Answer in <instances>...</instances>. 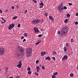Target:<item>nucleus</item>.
<instances>
[{"mask_svg":"<svg viewBox=\"0 0 78 78\" xmlns=\"http://www.w3.org/2000/svg\"><path fill=\"white\" fill-rule=\"evenodd\" d=\"M43 35L42 34H40L38 35V37H41Z\"/></svg>","mask_w":78,"mask_h":78,"instance_id":"obj_19","label":"nucleus"},{"mask_svg":"<svg viewBox=\"0 0 78 78\" xmlns=\"http://www.w3.org/2000/svg\"><path fill=\"white\" fill-rule=\"evenodd\" d=\"M36 64H37L38 63H39V60H37L36 61Z\"/></svg>","mask_w":78,"mask_h":78,"instance_id":"obj_35","label":"nucleus"},{"mask_svg":"<svg viewBox=\"0 0 78 78\" xmlns=\"http://www.w3.org/2000/svg\"><path fill=\"white\" fill-rule=\"evenodd\" d=\"M52 59H53V60H54V61H56V59H55V58L54 57H52Z\"/></svg>","mask_w":78,"mask_h":78,"instance_id":"obj_34","label":"nucleus"},{"mask_svg":"<svg viewBox=\"0 0 78 78\" xmlns=\"http://www.w3.org/2000/svg\"><path fill=\"white\" fill-rule=\"evenodd\" d=\"M20 27V23H19L18 25V27Z\"/></svg>","mask_w":78,"mask_h":78,"instance_id":"obj_37","label":"nucleus"},{"mask_svg":"<svg viewBox=\"0 0 78 78\" xmlns=\"http://www.w3.org/2000/svg\"><path fill=\"white\" fill-rule=\"evenodd\" d=\"M43 6H44L43 5H41L39 6V8H43Z\"/></svg>","mask_w":78,"mask_h":78,"instance_id":"obj_32","label":"nucleus"},{"mask_svg":"<svg viewBox=\"0 0 78 78\" xmlns=\"http://www.w3.org/2000/svg\"><path fill=\"white\" fill-rule=\"evenodd\" d=\"M70 76H71V77H73V74L71 73L70 74Z\"/></svg>","mask_w":78,"mask_h":78,"instance_id":"obj_25","label":"nucleus"},{"mask_svg":"<svg viewBox=\"0 0 78 78\" xmlns=\"http://www.w3.org/2000/svg\"><path fill=\"white\" fill-rule=\"evenodd\" d=\"M56 78V76L55 75H53L52 76V78Z\"/></svg>","mask_w":78,"mask_h":78,"instance_id":"obj_27","label":"nucleus"},{"mask_svg":"<svg viewBox=\"0 0 78 78\" xmlns=\"http://www.w3.org/2000/svg\"><path fill=\"white\" fill-rule=\"evenodd\" d=\"M31 74V71H29L28 72V74H29V75H30V74Z\"/></svg>","mask_w":78,"mask_h":78,"instance_id":"obj_26","label":"nucleus"},{"mask_svg":"<svg viewBox=\"0 0 78 78\" xmlns=\"http://www.w3.org/2000/svg\"><path fill=\"white\" fill-rule=\"evenodd\" d=\"M40 69H37V71H38L39 72V70H40Z\"/></svg>","mask_w":78,"mask_h":78,"instance_id":"obj_58","label":"nucleus"},{"mask_svg":"<svg viewBox=\"0 0 78 78\" xmlns=\"http://www.w3.org/2000/svg\"><path fill=\"white\" fill-rule=\"evenodd\" d=\"M26 55L27 58H29L30 56H31L32 48H27L26 49Z\"/></svg>","mask_w":78,"mask_h":78,"instance_id":"obj_2","label":"nucleus"},{"mask_svg":"<svg viewBox=\"0 0 78 78\" xmlns=\"http://www.w3.org/2000/svg\"><path fill=\"white\" fill-rule=\"evenodd\" d=\"M12 9H14V7L13 6H12Z\"/></svg>","mask_w":78,"mask_h":78,"instance_id":"obj_46","label":"nucleus"},{"mask_svg":"<svg viewBox=\"0 0 78 78\" xmlns=\"http://www.w3.org/2000/svg\"><path fill=\"white\" fill-rule=\"evenodd\" d=\"M1 19H2V20H3V21H4L5 22H6V21L4 19H3V18L2 17Z\"/></svg>","mask_w":78,"mask_h":78,"instance_id":"obj_29","label":"nucleus"},{"mask_svg":"<svg viewBox=\"0 0 78 78\" xmlns=\"http://www.w3.org/2000/svg\"><path fill=\"white\" fill-rule=\"evenodd\" d=\"M73 39H71V42H73Z\"/></svg>","mask_w":78,"mask_h":78,"instance_id":"obj_44","label":"nucleus"},{"mask_svg":"<svg viewBox=\"0 0 78 78\" xmlns=\"http://www.w3.org/2000/svg\"><path fill=\"white\" fill-rule=\"evenodd\" d=\"M6 70H8V68H6Z\"/></svg>","mask_w":78,"mask_h":78,"instance_id":"obj_59","label":"nucleus"},{"mask_svg":"<svg viewBox=\"0 0 78 78\" xmlns=\"http://www.w3.org/2000/svg\"><path fill=\"white\" fill-rule=\"evenodd\" d=\"M34 31H35V33H39V30H38V28L37 27H34Z\"/></svg>","mask_w":78,"mask_h":78,"instance_id":"obj_10","label":"nucleus"},{"mask_svg":"<svg viewBox=\"0 0 78 78\" xmlns=\"http://www.w3.org/2000/svg\"><path fill=\"white\" fill-rule=\"evenodd\" d=\"M78 22H76L75 23V25H78Z\"/></svg>","mask_w":78,"mask_h":78,"instance_id":"obj_40","label":"nucleus"},{"mask_svg":"<svg viewBox=\"0 0 78 78\" xmlns=\"http://www.w3.org/2000/svg\"><path fill=\"white\" fill-rule=\"evenodd\" d=\"M35 44H36V45H38V44L37 43H35Z\"/></svg>","mask_w":78,"mask_h":78,"instance_id":"obj_55","label":"nucleus"},{"mask_svg":"<svg viewBox=\"0 0 78 78\" xmlns=\"http://www.w3.org/2000/svg\"><path fill=\"white\" fill-rule=\"evenodd\" d=\"M66 16L67 17H70V14H69V13H67L66 15Z\"/></svg>","mask_w":78,"mask_h":78,"instance_id":"obj_16","label":"nucleus"},{"mask_svg":"<svg viewBox=\"0 0 78 78\" xmlns=\"http://www.w3.org/2000/svg\"><path fill=\"white\" fill-rule=\"evenodd\" d=\"M67 9V7L66 6H65L63 7V9Z\"/></svg>","mask_w":78,"mask_h":78,"instance_id":"obj_28","label":"nucleus"},{"mask_svg":"<svg viewBox=\"0 0 78 78\" xmlns=\"http://www.w3.org/2000/svg\"><path fill=\"white\" fill-rule=\"evenodd\" d=\"M16 8H17V9H18V8H19V6H16Z\"/></svg>","mask_w":78,"mask_h":78,"instance_id":"obj_53","label":"nucleus"},{"mask_svg":"<svg viewBox=\"0 0 78 78\" xmlns=\"http://www.w3.org/2000/svg\"><path fill=\"white\" fill-rule=\"evenodd\" d=\"M5 21H4V22H3L2 21L1 22V23H2V24H3V23H5Z\"/></svg>","mask_w":78,"mask_h":78,"instance_id":"obj_52","label":"nucleus"},{"mask_svg":"<svg viewBox=\"0 0 78 78\" xmlns=\"http://www.w3.org/2000/svg\"><path fill=\"white\" fill-rule=\"evenodd\" d=\"M54 75H58V72H56L54 73Z\"/></svg>","mask_w":78,"mask_h":78,"instance_id":"obj_23","label":"nucleus"},{"mask_svg":"<svg viewBox=\"0 0 78 78\" xmlns=\"http://www.w3.org/2000/svg\"><path fill=\"white\" fill-rule=\"evenodd\" d=\"M66 47H69V44H68V43H66Z\"/></svg>","mask_w":78,"mask_h":78,"instance_id":"obj_39","label":"nucleus"},{"mask_svg":"<svg viewBox=\"0 0 78 78\" xmlns=\"http://www.w3.org/2000/svg\"><path fill=\"white\" fill-rule=\"evenodd\" d=\"M5 72H8V70H5Z\"/></svg>","mask_w":78,"mask_h":78,"instance_id":"obj_60","label":"nucleus"},{"mask_svg":"<svg viewBox=\"0 0 78 78\" xmlns=\"http://www.w3.org/2000/svg\"><path fill=\"white\" fill-rule=\"evenodd\" d=\"M24 35L25 37H27V36H28V35H27V34L26 33H25L24 34Z\"/></svg>","mask_w":78,"mask_h":78,"instance_id":"obj_20","label":"nucleus"},{"mask_svg":"<svg viewBox=\"0 0 78 78\" xmlns=\"http://www.w3.org/2000/svg\"><path fill=\"white\" fill-rule=\"evenodd\" d=\"M37 72L38 73V72H39V71H37Z\"/></svg>","mask_w":78,"mask_h":78,"instance_id":"obj_63","label":"nucleus"},{"mask_svg":"<svg viewBox=\"0 0 78 78\" xmlns=\"http://www.w3.org/2000/svg\"><path fill=\"white\" fill-rule=\"evenodd\" d=\"M58 34H61V32H60V31H58Z\"/></svg>","mask_w":78,"mask_h":78,"instance_id":"obj_36","label":"nucleus"},{"mask_svg":"<svg viewBox=\"0 0 78 78\" xmlns=\"http://www.w3.org/2000/svg\"><path fill=\"white\" fill-rule=\"evenodd\" d=\"M45 54H47V52H41V55L42 56H44Z\"/></svg>","mask_w":78,"mask_h":78,"instance_id":"obj_12","label":"nucleus"},{"mask_svg":"<svg viewBox=\"0 0 78 78\" xmlns=\"http://www.w3.org/2000/svg\"><path fill=\"white\" fill-rule=\"evenodd\" d=\"M14 26H15V24L13 23H12L10 25L9 27H8V29L9 30H11L12 29L13 27H14Z\"/></svg>","mask_w":78,"mask_h":78,"instance_id":"obj_7","label":"nucleus"},{"mask_svg":"<svg viewBox=\"0 0 78 78\" xmlns=\"http://www.w3.org/2000/svg\"><path fill=\"white\" fill-rule=\"evenodd\" d=\"M2 10H0V13H1L2 14Z\"/></svg>","mask_w":78,"mask_h":78,"instance_id":"obj_43","label":"nucleus"},{"mask_svg":"<svg viewBox=\"0 0 78 78\" xmlns=\"http://www.w3.org/2000/svg\"><path fill=\"white\" fill-rule=\"evenodd\" d=\"M67 50V47H65L64 48V51L66 52Z\"/></svg>","mask_w":78,"mask_h":78,"instance_id":"obj_15","label":"nucleus"},{"mask_svg":"<svg viewBox=\"0 0 78 78\" xmlns=\"http://www.w3.org/2000/svg\"><path fill=\"white\" fill-rule=\"evenodd\" d=\"M63 5H64V3L62 2L61 5L58 7V9L59 10V11L60 12H62V10L64 9H63V7H64Z\"/></svg>","mask_w":78,"mask_h":78,"instance_id":"obj_3","label":"nucleus"},{"mask_svg":"<svg viewBox=\"0 0 78 78\" xmlns=\"http://www.w3.org/2000/svg\"><path fill=\"white\" fill-rule=\"evenodd\" d=\"M20 52L19 51H17L15 55V56H18V57H19V56H20Z\"/></svg>","mask_w":78,"mask_h":78,"instance_id":"obj_9","label":"nucleus"},{"mask_svg":"<svg viewBox=\"0 0 78 78\" xmlns=\"http://www.w3.org/2000/svg\"><path fill=\"white\" fill-rule=\"evenodd\" d=\"M35 75H36L37 76H38V75H39V74L37 73H35Z\"/></svg>","mask_w":78,"mask_h":78,"instance_id":"obj_33","label":"nucleus"},{"mask_svg":"<svg viewBox=\"0 0 78 78\" xmlns=\"http://www.w3.org/2000/svg\"><path fill=\"white\" fill-rule=\"evenodd\" d=\"M31 69V68H30L29 67H28L27 68V70L28 71H30V70Z\"/></svg>","mask_w":78,"mask_h":78,"instance_id":"obj_22","label":"nucleus"},{"mask_svg":"<svg viewBox=\"0 0 78 78\" xmlns=\"http://www.w3.org/2000/svg\"><path fill=\"white\" fill-rule=\"evenodd\" d=\"M17 16H15L13 17V20H14L16 19H17Z\"/></svg>","mask_w":78,"mask_h":78,"instance_id":"obj_18","label":"nucleus"},{"mask_svg":"<svg viewBox=\"0 0 78 78\" xmlns=\"http://www.w3.org/2000/svg\"><path fill=\"white\" fill-rule=\"evenodd\" d=\"M39 66L40 67H41V65H39Z\"/></svg>","mask_w":78,"mask_h":78,"instance_id":"obj_57","label":"nucleus"},{"mask_svg":"<svg viewBox=\"0 0 78 78\" xmlns=\"http://www.w3.org/2000/svg\"><path fill=\"white\" fill-rule=\"evenodd\" d=\"M22 66V61H20L19 62V64L17 65V67H18V68H21Z\"/></svg>","mask_w":78,"mask_h":78,"instance_id":"obj_8","label":"nucleus"},{"mask_svg":"<svg viewBox=\"0 0 78 78\" xmlns=\"http://www.w3.org/2000/svg\"><path fill=\"white\" fill-rule=\"evenodd\" d=\"M9 78H11V77H9Z\"/></svg>","mask_w":78,"mask_h":78,"instance_id":"obj_64","label":"nucleus"},{"mask_svg":"<svg viewBox=\"0 0 78 78\" xmlns=\"http://www.w3.org/2000/svg\"><path fill=\"white\" fill-rule=\"evenodd\" d=\"M18 51L21 53L22 54L24 53V49L23 48H21L20 47H18L17 48Z\"/></svg>","mask_w":78,"mask_h":78,"instance_id":"obj_4","label":"nucleus"},{"mask_svg":"<svg viewBox=\"0 0 78 78\" xmlns=\"http://www.w3.org/2000/svg\"><path fill=\"white\" fill-rule=\"evenodd\" d=\"M69 6H70L71 5H72V3H69Z\"/></svg>","mask_w":78,"mask_h":78,"instance_id":"obj_42","label":"nucleus"},{"mask_svg":"<svg viewBox=\"0 0 78 78\" xmlns=\"http://www.w3.org/2000/svg\"><path fill=\"white\" fill-rule=\"evenodd\" d=\"M41 31H43V29H41Z\"/></svg>","mask_w":78,"mask_h":78,"instance_id":"obj_61","label":"nucleus"},{"mask_svg":"<svg viewBox=\"0 0 78 78\" xmlns=\"http://www.w3.org/2000/svg\"><path fill=\"white\" fill-rule=\"evenodd\" d=\"M46 60H47L48 59V60H50L51 59L50 57H48L45 58Z\"/></svg>","mask_w":78,"mask_h":78,"instance_id":"obj_14","label":"nucleus"},{"mask_svg":"<svg viewBox=\"0 0 78 78\" xmlns=\"http://www.w3.org/2000/svg\"><path fill=\"white\" fill-rule=\"evenodd\" d=\"M76 16H78V13H76Z\"/></svg>","mask_w":78,"mask_h":78,"instance_id":"obj_50","label":"nucleus"},{"mask_svg":"<svg viewBox=\"0 0 78 78\" xmlns=\"http://www.w3.org/2000/svg\"><path fill=\"white\" fill-rule=\"evenodd\" d=\"M27 10H26L25 12H24V13H27Z\"/></svg>","mask_w":78,"mask_h":78,"instance_id":"obj_48","label":"nucleus"},{"mask_svg":"<svg viewBox=\"0 0 78 78\" xmlns=\"http://www.w3.org/2000/svg\"><path fill=\"white\" fill-rule=\"evenodd\" d=\"M40 5H41V6H44V3H41L39 4Z\"/></svg>","mask_w":78,"mask_h":78,"instance_id":"obj_24","label":"nucleus"},{"mask_svg":"<svg viewBox=\"0 0 78 78\" xmlns=\"http://www.w3.org/2000/svg\"><path fill=\"white\" fill-rule=\"evenodd\" d=\"M67 58H68V57L66 55H64L63 57L62 58V61H63L64 59H67Z\"/></svg>","mask_w":78,"mask_h":78,"instance_id":"obj_11","label":"nucleus"},{"mask_svg":"<svg viewBox=\"0 0 78 78\" xmlns=\"http://www.w3.org/2000/svg\"><path fill=\"white\" fill-rule=\"evenodd\" d=\"M42 69H43V70H45V67H44V66H42Z\"/></svg>","mask_w":78,"mask_h":78,"instance_id":"obj_30","label":"nucleus"},{"mask_svg":"<svg viewBox=\"0 0 78 78\" xmlns=\"http://www.w3.org/2000/svg\"><path fill=\"white\" fill-rule=\"evenodd\" d=\"M41 22L42 23H43V22H44V20L43 19L41 20Z\"/></svg>","mask_w":78,"mask_h":78,"instance_id":"obj_45","label":"nucleus"},{"mask_svg":"<svg viewBox=\"0 0 78 78\" xmlns=\"http://www.w3.org/2000/svg\"><path fill=\"white\" fill-rule=\"evenodd\" d=\"M49 18L50 20H52V21H53L54 20L53 19V18L52 17V16H49Z\"/></svg>","mask_w":78,"mask_h":78,"instance_id":"obj_13","label":"nucleus"},{"mask_svg":"<svg viewBox=\"0 0 78 78\" xmlns=\"http://www.w3.org/2000/svg\"><path fill=\"white\" fill-rule=\"evenodd\" d=\"M5 11L6 12H8V10H6Z\"/></svg>","mask_w":78,"mask_h":78,"instance_id":"obj_56","label":"nucleus"},{"mask_svg":"<svg viewBox=\"0 0 78 78\" xmlns=\"http://www.w3.org/2000/svg\"><path fill=\"white\" fill-rule=\"evenodd\" d=\"M26 41V39H24V40L23 41V42H25Z\"/></svg>","mask_w":78,"mask_h":78,"instance_id":"obj_41","label":"nucleus"},{"mask_svg":"<svg viewBox=\"0 0 78 78\" xmlns=\"http://www.w3.org/2000/svg\"><path fill=\"white\" fill-rule=\"evenodd\" d=\"M41 22V20L39 19H36L33 20L32 22V24H34V23H38Z\"/></svg>","mask_w":78,"mask_h":78,"instance_id":"obj_5","label":"nucleus"},{"mask_svg":"<svg viewBox=\"0 0 78 78\" xmlns=\"http://www.w3.org/2000/svg\"><path fill=\"white\" fill-rule=\"evenodd\" d=\"M45 16H46V17L48 16V14L47 13H45Z\"/></svg>","mask_w":78,"mask_h":78,"instance_id":"obj_38","label":"nucleus"},{"mask_svg":"<svg viewBox=\"0 0 78 78\" xmlns=\"http://www.w3.org/2000/svg\"><path fill=\"white\" fill-rule=\"evenodd\" d=\"M41 42V40H40V41H39V42H38L37 43H38V44H39V43H40Z\"/></svg>","mask_w":78,"mask_h":78,"instance_id":"obj_51","label":"nucleus"},{"mask_svg":"<svg viewBox=\"0 0 78 78\" xmlns=\"http://www.w3.org/2000/svg\"><path fill=\"white\" fill-rule=\"evenodd\" d=\"M68 31H69V28L67 27L63 28L62 29V30H61V37H64V36L66 35L67 33H68Z\"/></svg>","mask_w":78,"mask_h":78,"instance_id":"obj_1","label":"nucleus"},{"mask_svg":"<svg viewBox=\"0 0 78 78\" xmlns=\"http://www.w3.org/2000/svg\"><path fill=\"white\" fill-rule=\"evenodd\" d=\"M11 78H13V77H11Z\"/></svg>","mask_w":78,"mask_h":78,"instance_id":"obj_62","label":"nucleus"},{"mask_svg":"<svg viewBox=\"0 0 78 78\" xmlns=\"http://www.w3.org/2000/svg\"><path fill=\"white\" fill-rule=\"evenodd\" d=\"M34 3H37V1H36L35 0V1H34Z\"/></svg>","mask_w":78,"mask_h":78,"instance_id":"obj_54","label":"nucleus"},{"mask_svg":"<svg viewBox=\"0 0 78 78\" xmlns=\"http://www.w3.org/2000/svg\"><path fill=\"white\" fill-rule=\"evenodd\" d=\"M24 39V37L23 36H22L21 37V39Z\"/></svg>","mask_w":78,"mask_h":78,"instance_id":"obj_49","label":"nucleus"},{"mask_svg":"<svg viewBox=\"0 0 78 78\" xmlns=\"http://www.w3.org/2000/svg\"><path fill=\"white\" fill-rule=\"evenodd\" d=\"M36 69L37 70H40V67H39V66H37V67H36Z\"/></svg>","mask_w":78,"mask_h":78,"instance_id":"obj_21","label":"nucleus"},{"mask_svg":"<svg viewBox=\"0 0 78 78\" xmlns=\"http://www.w3.org/2000/svg\"><path fill=\"white\" fill-rule=\"evenodd\" d=\"M52 53H53L54 55H56V52H55V51H53Z\"/></svg>","mask_w":78,"mask_h":78,"instance_id":"obj_31","label":"nucleus"},{"mask_svg":"<svg viewBox=\"0 0 78 78\" xmlns=\"http://www.w3.org/2000/svg\"><path fill=\"white\" fill-rule=\"evenodd\" d=\"M68 22V20L66 19L65 20L64 22L65 23H67Z\"/></svg>","mask_w":78,"mask_h":78,"instance_id":"obj_17","label":"nucleus"},{"mask_svg":"<svg viewBox=\"0 0 78 78\" xmlns=\"http://www.w3.org/2000/svg\"><path fill=\"white\" fill-rule=\"evenodd\" d=\"M16 78H20V76H17L16 77Z\"/></svg>","mask_w":78,"mask_h":78,"instance_id":"obj_47","label":"nucleus"},{"mask_svg":"<svg viewBox=\"0 0 78 78\" xmlns=\"http://www.w3.org/2000/svg\"><path fill=\"white\" fill-rule=\"evenodd\" d=\"M5 49L2 48H0V55H2L4 54Z\"/></svg>","mask_w":78,"mask_h":78,"instance_id":"obj_6","label":"nucleus"}]
</instances>
